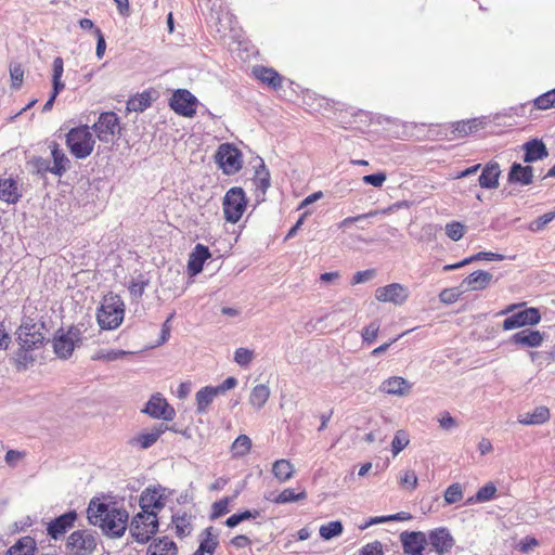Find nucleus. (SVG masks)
Masks as SVG:
<instances>
[{
  "label": "nucleus",
  "mask_w": 555,
  "mask_h": 555,
  "mask_svg": "<svg viewBox=\"0 0 555 555\" xmlns=\"http://www.w3.org/2000/svg\"><path fill=\"white\" fill-rule=\"evenodd\" d=\"M427 541L439 555L449 553L454 545L453 537L444 527L436 528L429 531Z\"/></svg>",
  "instance_id": "17"
},
{
  "label": "nucleus",
  "mask_w": 555,
  "mask_h": 555,
  "mask_svg": "<svg viewBox=\"0 0 555 555\" xmlns=\"http://www.w3.org/2000/svg\"><path fill=\"white\" fill-rule=\"evenodd\" d=\"M444 501L447 504H454L463 499V487L460 483L450 485L444 491Z\"/></svg>",
  "instance_id": "46"
},
{
  "label": "nucleus",
  "mask_w": 555,
  "mask_h": 555,
  "mask_svg": "<svg viewBox=\"0 0 555 555\" xmlns=\"http://www.w3.org/2000/svg\"><path fill=\"white\" fill-rule=\"evenodd\" d=\"M50 149L53 157V167L50 169V171L54 175L62 176V173L66 170L69 160L64 152L59 149L56 143L53 142L50 145Z\"/></svg>",
  "instance_id": "35"
},
{
  "label": "nucleus",
  "mask_w": 555,
  "mask_h": 555,
  "mask_svg": "<svg viewBox=\"0 0 555 555\" xmlns=\"http://www.w3.org/2000/svg\"><path fill=\"white\" fill-rule=\"evenodd\" d=\"M142 412L164 421H172L176 416L175 409L159 393L152 396Z\"/></svg>",
  "instance_id": "12"
},
{
  "label": "nucleus",
  "mask_w": 555,
  "mask_h": 555,
  "mask_svg": "<svg viewBox=\"0 0 555 555\" xmlns=\"http://www.w3.org/2000/svg\"><path fill=\"white\" fill-rule=\"evenodd\" d=\"M496 493V487L493 482H488L481 487L475 494V500L480 503L489 502L494 499Z\"/></svg>",
  "instance_id": "51"
},
{
  "label": "nucleus",
  "mask_w": 555,
  "mask_h": 555,
  "mask_svg": "<svg viewBox=\"0 0 555 555\" xmlns=\"http://www.w3.org/2000/svg\"><path fill=\"white\" fill-rule=\"evenodd\" d=\"M254 184L256 188V196L263 199L268 189L270 188V173L263 162H261L259 168L256 169Z\"/></svg>",
  "instance_id": "30"
},
{
  "label": "nucleus",
  "mask_w": 555,
  "mask_h": 555,
  "mask_svg": "<svg viewBox=\"0 0 555 555\" xmlns=\"http://www.w3.org/2000/svg\"><path fill=\"white\" fill-rule=\"evenodd\" d=\"M294 465L288 460H278L273 463L272 474L280 482L289 480L294 475Z\"/></svg>",
  "instance_id": "34"
},
{
  "label": "nucleus",
  "mask_w": 555,
  "mask_h": 555,
  "mask_svg": "<svg viewBox=\"0 0 555 555\" xmlns=\"http://www.w3.org/2000/svg\"><path fill=\"white\" fill-rule=\"evenodd\" d=\"M493 280V275L483 270H477L466 276L461 287H465L466 291H482L487 288Z\"/></svg>",
  "instance_id": "24"
},
{
  "label": "nucleus",
  "mask_w": 555,
  "mask_h": 555,
  "mask_svg": "<svg viewBox=\"0 0 555 555\" xmlns=\"http://www.w3.org/2000/svg\"><path fill=\"white\" fill-rule=\"evenodd\" d=\"M87 513L90 524L100 527L107 537L119 538L127 530L129 514L126 509L91 500Z\"/></svg>",
  "instance_id": "1"
},
{
  "label": "nucleus",
  "mask_w": 555,
  "mask_h": 555,
  "mask_svg": "<svg viewBox=\"0 0 555 555\" xmlns=\"http://www.w3.org/2000/svg\"><path fill=\"white\" fill-rule=\"evenodd\" d=\"M389 209H383V210H371L366 214H362V215H358V216H354V217H348V218H345L340 223H339V228H347L348 225H350L351 223H354V222H358V221H361V220H364V219H367V218H371V217H375L379 214H386Z\"/></svg>",
  "instance_id": "52"
},
{
  "label": "nucleus",
  "mask_w": 555,
  "mask_h": 555,
  "mask_svg": "<svg viewBox=\"0 0 555 555\" xmlns=\"http://www.w3.org/2000/svg\"><path fill=\"white\" fill-rule=\"evenodd\" d=\"M544 334L535 330H522L511 337V341L517 346L535 348L542 345Z\"/></svg>",
  "instance_id": "25"
},
{
  "label": "nucleus",
  "mask_w": 555,
  "mask_h": 555,
  "mask_svg": "<svg viewBox=\"0 0 555 555\" xmlns=\"http://www.w3.org/2000/svg\"><path fill=\"white\" fill-rule=\"evenodd\" d=\"M534 105L538 109H548L555 107V88L550 90L534 100Z\"/></svg>",
  "instance_id": "47"
},
{
  "label": "nucleus",
  "mask_w": 555,
  "mask_h": 555,
  "mask_svg": "<svg viewBox=\"0 0 555 555\" xmlns=\"http://www.w3.org/2000/svg\"><path fill=\"white\" fill-rule=\"evenodd\" d=\"M376 275L374 269H367L364 271H358L352 278V284H361L372 280Z\"/></svg>",
  "instance_id": "63"
},
{
  "label": "nucleus",
  "mask_w": 555,
  "mask_h": 555,
  "mask_svg": "<svg viewBox=\"0 0 555 555\" xmlns=\"http://www.w3.org/2000/svg\"><path fill=\"white\" fill-rule=\"evenodd\" d=\"M152 98L149 91H143L132 98H130L127 102V111L141 113L144 112L147 107L151 106Z\"/></svg>",
  "instance_id": "37"
},
{
  "label": "nucleus",
  "mask_w": 555,
  "mask_h": 555,
  "mask_svg": "<svg viewBox=\"0 0 555 555\" xmlns=\"http://www.w3.org/2000/svg\"><path fill=\"white\" fill-rule=\"evenodd\" d=\"M254 359V351L247 348H237L234 352V362L241 367H247Z\"/></svg>",
  "instance_id": "49"
},
{
  "label": "nucleus",
  "mask_w": 555,
  "mask_h": 555,
  "mask_svg": "<svg viewBox=\"0 0 555 555\" xmlns=\"http://www.w3.org/2000/svg\"><path fill=\"white\" fill-rule=\"evenodd\" d=\"M147 555H177V547L173 541L165 537L150 544Z\"/></svg>",
  "instance_id": "33"
},
{
  "label": "nucleus",
  "mask_w": 555,
  "mask_h": 555,
  "mask_svg": "<svg viewBox=\"0 0 555 555\" xmlns=\"http://www.w3.org/2000/svg\"><path fill=\"white\" fill-rule=\"evenodd\" d=\"M91 130L95 132L100 141L108 143L120 131L119 118L114 112H104L93 124Z\"/></svg>",
  "instance_id": "10"
},
{
  "label": "nucleus",
  "mask_w": 555,
  "mask_h": 555,
  "mask_svg": "<svg viewBox=\"0 0 555 555\" xmlns=\"http://www.w3.org/2000/svg\"><path fill=\"white\" fill-rule=\"evenodd\" d=\"M501 176V167L499 163L491 160L482 168L478 182L482 189H496L499 186V178Z\"/></svg>",
  "instance_id": "23"
},
{
  "label": "nucleus",
  "mask_w": 555,
  "mask_h": 555,
  "mask_svg": "<svg viewBox=\"0 0 555 555\" xmlns=\"http://www.w3.org/2000/svg\"><path fill=\"white\" fill-rule=\"evenodd\" d=\"M66 144L76 158H87L92 153L95 144L91 128L79 126L70 129L66 134Z\"/></svg>",
  "instance_id": "3"
},
{
  "label": "nucleus",
  "mask_w": 555,
  "mask_h": 555,
  "mask_svg": "<svg viewBox=\"0 0 555 555\" xmlns=\"http://www.w3.org/2000/svg\"><path fill=\"white\" fill-rule=\"evenodd\" d=\"M399 483L403 488L414 490L417 487V477L413 470L408 469L400 476Z\"/></svg>",
  "instance_id": "56"
},
{
  "label": "nucleus",
  "mask_w": 555,
  "mask_h": 555,
  "mask_svg": "<svg viewBox=\"0 0 555 555\" xmlns=\"http://www.w3.org/2000/svg\"><path fill=\"white\" fill-rule=\"evenodd\" d=\"M23 196L22 185L12 177L0 178V201L15 205Z\"/></svg>",
  "instance_id": "19"
},
{
  "label": "nucleus",
  "mask_w": 555,
  "mask_h": 555,
  "mask_svg": "<svg viewBox=\"0 0 555 555\" xmlns=\"http://www.w3.org/2000/svg\"><path fill=\"white\" fill-rule=\"evenodd\" d=\"M408 297V288L399 283H391L375 291V298L380 302H391L400 306L406 301Z\"/></svg>",
  "instance_id": "13"
},
{
  "label": "nucleus",
  "mask_w": 555,
  "mask_h": 555,
  "mask_svg": "<svg viewBox=\"0 0 555 555\" xmlns=\"http://www.w3.org/2000/svg\"><path fill=\"white\" fill-rule=\"evenodd\" d=\"M246 206L247 199L244 190L238 186L231 188L227 191L222 202L225 220L236 223L242 218Z\"/></svg>",
  "instance_id": "5"
},
{
  "label": "nucleus",
  "mask_w": 555,
  "mask_h": 555,
  "mask_svg": "<svg viewBox=\"0 0 555 555\" xmlns=\"http://www.w3.org/2000/svg\"><path fill=\"white\" fill-rule=\"evenodd\" d=\"M524 162L533 163L545 158L548 153L545 144L538 139L530 140L524 144Z\"/></svg>",
  "instance_id": "28"
},
{
  "label": "nucleus",
  "mask_w": 555,
  "mask_h": 555,
  "mask_svg": "<svg viewBox=\"0 0 555 555\" xmlns=\"http://www.w3.org/2000/svg\"><path fill=\"white\" fill-rule=\"evenodd\" d=\"M270 397V388L264 384L256 385L250 392L249 403L256 409L260 410Z\"/></svg>",
  "instance_id": "36"
},
{
  "label": "nucleus",
  "mask_w": 555,
  "mask_h": 555,
  "mask_svg": "<svg viewBox=\"0 0 555 555\" xmlns=\"http://www.w3.org/2000/svg\"><path fill=\"white\" fill-rule=\"evenodd\" d=\"M307 498V492L301 490L298 493L291 488L284 489L280 494H278L274 499H271L275 504H286L292 502H297L305 500Z\"/></svg>",
  "instance_id": "39"
},
{
  "label": "nucleus",
  "mask_w": 555,
  "mask_h": 555,
  "mask_svg": "<svg viewBox=\"0 0 555 555\" xmlns=\"http://www.w3.org/2000/svg\"><path fill=\"white\" fill-rule=\"evenodd\" d=\"M231 502V499L230 498H223L217 502H215L211 506V518L212 519H216V518H219L221 516H223L224 514L229 513V504Z\"/></svg>",
  "instance_id": "54"
},
{
  "label": "nucleus",
  "mask_w": 555,
  "mask_h": 555,
  "mask_svg": "<svg viewBox=\"0 0 555 555\" xmlns=\"http://www.w3.org/2000/svg\"><path fill=\"white\" fill-rule=\"evenodd\" d=\"M253 74L257 79L267 83L274 90L282 88V76L273 68L264 67V66H255L253 68Z\"/></svg>",
  "instance_id": "27"
},
{
  "label": "nucleus",
  "mask_w": 555,
  "mask_h": 555,
  "mask_svg": "<svg viewBox=\"0 0 555 555\" xmlns=\"http://www.w3.org/2000/svg\"><path fill=\"white\" fill-rule=\"evenodd\" d=\"M63 72H64L63 59L57 56L53 61V74H52L53 89H55L56 92H61L65 87V85L61 80Z\"/></svg>",
  "instance_id": "43"
},
{
  "label": "nucleus",
  "mask_w": 555,
  "mask_h": 555,
  "mask_svg": "<svg viewBox=\"0 0 555 555\" xmlns=\"http://www.w3.org/2000/svg\"><path fill=\"white\" fill-rule=\"evenodd\" d=\"M533 179V169L531 166H522L514 163L507 175V181L513 184L529 185Z\"/></svg>",
  "instance_id": "26"
},
{
  "label": "nucleus",
  "mask_w": 555,
  "mask_h": 555,
  "mask_svg": "<svg viewBox=\"0 0 555 555\" xmlns=\"http://www.w3.org/2000/svg\"><path fill=\"white\" fill-rule=\"evenodd\" d=\"M403 553L405 555H423L427 537L422 531H404L400 534Z\"/></svg>",
  "instance_id": "15"
},
{
  "label": "nucleus",
  "mask_w": 555,
  "mask_h": 555,
  "mask_svg": "<svg viewBox=\"0 0 555 555\" xmlns=\"http://www.w3.org/2000/svg\"><path fill=\"white\" fill-rule=\"evenodd\" d=\"M446 234L454 242L460 241L465 234V225L457 221L446 224Z\"/></svg>",
  "instance_id": "48"
},
{
  "label": "nucleus",
  "mask_w": 555,
  "mask_h": 555,
  "mask_svg": "<svg viewBox=\"0 0 555 555\" xmlns=\"http://www.w3.org/2000/svg\"><path fill=\"white\" fill-rule=\"evenodd\" d=\"M550 411L545 406H537L533 412H528L519 416L518 422L522 425H540L547 422Z\"/></svg>",
  "instance_id": "31"
},
{
  "label": "nucleus",
  "mask_w": 555,
  "mask_h": 555,
  "mask_svg": "<svg viewBox=\"0 0 555 555\" xmlns=\"http://www.w3.org/2000/svg\"><path fill=\"white\" fill-rule=\"evenodd\" d=\"M168 429L165 424H158L154 426L150 431L141 433L129 440V443L133 447L138 446L141 449H149L152 447L159 437Z\"/></svg>",
  "instance_id": "21"
},
{
  "label": "nucleus",
  "mask_w": 555,
  "mask_h": 555,
  "mask_svg": "<svg viewBox=\"0 0 555 555\" xmlns=\"http://www.w3.org/2000/svg\"><path fill=\"white\" fill-rule=\"evenodd\" d=\"M472 259V262L478 260H488V261H501L504 259V256L501 254L492 253V251H479L476 255L467 257Z\"/></svg>",
  "instance_id": "60"
},
{
  "label": "nucleus",
  "mask_w": 555,
  "mask_h": 555,
  "mask_svg": "<svg viewBox=\"0 0 555 555\" xmlns=\"http://www.w3.org/2000/svg\"><path fill=\"white\" fill-rule=\"evenodd\" d=\"M409 436L403 430H398L393 437L391 442V451L393 456L398 455L408 444H409Z\"/></svg>",
  "instance_id": "50"
},
{
  "label": "nucleus",
  "mask_w": 555,
  "mask_h": 555,
  "mask_svg": "<svg viewBox=\"0 0 555 555\" xmlns=\"http://www.w3.org/2000/svg\"><path fill=\"white\" fill-rule=\"evenodd\" d=\"M387 176L385 172H376L372 175H366L362 178L365 184H370L376 188H380L386 181Z\"/></svg>",
  "instance_id": "62"
},
{
  "label": "nucleus",
  "mask_w": 555,
  "mask_h": 555,
  "mask_svg": "<svg viewBox=\"0 0 555 555\" xmlns=\"http://www.w3.org/2000/svg\"><path fill=\"white\" fill-rule=\"evenodd\" d=\"M360 555H384L383 544L379 541L367 543L360 550Z\"/></svg>",
  "instance_id": "61"
},
{
  "label": "nucleus",
  "mask_w": 555,
  "mask_h": 555,
  "mask_svg": "<svg viewBox=\"0 0 555 555\" xmlns=\"http://www.w3.org/2000/svg\"><path fill=\"white\" fill-rule=\"evenodd\" d=\"M125 304L117 294L105 295L96 311V321L102 330H115L124 321Z\"/></svg>",
  "instance_id": "2"
},
{
  "label": "nucleus",
  "mask_w": 555,
  "mask_h": 555,
  "mask_svg": "<svg viewBox=\"0 0 555 555\" xmlns=\"http://www.w3.org/2000/svg\"><path fill=\"white\" fill-rule=\"evenodd\" d=\"M554 218H555V211L546 212L543 216L533 220L529 225V230L532 232L541 231L545 228L546 224H548L551 221H553Z\"/></svg>",
  "instance_id": "53"
},
{
  "label": "nucleus",
  "mask_w": 555,
  "mask_h": 555,
  "mask_svg": "<svg viewBox=\"0 0 555 555\" xmlns=\"http://www.w3.org/2000/svg\"><path fill=\"white\" fill-rule=\"evenodd\" d=\"M251 448V440L246 435H240L234 442L232 443V452L234 456H244L246 455Z\"/></svg>",
  "instance_id": "42"
},
{
  "label": "nucleus",
  "mask_w": 555,
  "mask_h": 555,
  "mask_svg": "<svg viewBox=\"0 0 555 555\" xmlns=\"http://www.w3.org/2000/svg\"><path fill=\"white\" fill-rule=\"evenodd\" d=\"M541 321V314L537 308H526L521 311L511 314L507 317L502 324L504 331H511L514 328L535 325Z\"/></svg>",
  "instance_id": "11"
},
{
  "label": "nucleus",
  "mask_w": 555,
  "mask_h": 555,
  "mask_svg": "<svg viewBox=\"0 0 555 555\" xmlns=\"http://www.w3.org/2000/svg\"><path fill=\"white\" fill-rule=\"evenodd\" d=\"M36 548L35 539L26 535L12 545L5 555H35Z\"/></svg>",
  "instance_id": "32"
},
{
  "label": "nucleus",
  "mask_w": 555,
  "mask_h": 555,
  "mask_svg": "<svg viewBox=\"0 0 555 555\" xmlns=\"http://www.w3.org/2000/svg\"><path fill=\"white\" fill-rule=\"evenodd\" d=\"M481 124L482 121L477 118L460 120L452 124L453 132H456L459 137H465L477 131L481 127Z\"/></svg>",
  "instance_id": "38"
},
{
  "label": "nucleus",
  "mask_w": 555,
  "mask_h": 555,
  "mask_svg": "<svg viewBox=\"0 0 555 555\" xmlns=\"http://www.w3.org/2000/svg\"><path fill=\"white\" fill-rule=\"evenodd\" d=\"M158 530L156 512L138 513L130 524V532L139 543H146Z\"/></svg>",
  "instance_id": "4"
},
{
  "label": "nucleus",
  "mask_w": 555,
  "mask_h": 555,
  "mask_svg": "<svg viewBox=\"0 0 555 555\" xmlns=\"http://www.w3.org/2000/svg\"><path fill=\"white\" fill-rule=\"evenodd\" d=\"M172 524L175 526L177 535L180 538L189 535L192 531L191 517L186 514L175 515L172 517Z\"/></svg>",
  "instance_id": "40"
},
{
  "label": "nucleus",
  "mask_w": 555,
  "mask_h": 555,
  "mask_svg": "<svg viewBox=\"0 0 555 555\" xmlns=\"http://www.w3.org/2000/svg\"><path fill=\"white\" fill-rule=\"evenodd\" d=\"M165 489L163 488H146L140 495V513L155 512L165 506Z\"/></svg>",
  "instance_id": "18"
},
{
  "label": "nucleus",
  "mask_w": 555,
  "mask_h": 555,
  "mask_svg": "<svg viewBox=\"0 0 555 555\" xmlns=\"http://www.w3.org/2000/svg\"><path fill=\"white\" fill-rule=\"evenodd\" d=\"M209 530H210V528H208L206 530L208 533V537L201 542L199 547L197 548L199 551V555H205V554L211 555L217 547L218 542L216 539L210 537Z\"/></svg>",
  "instance_id": "57"
},
{
  "label": "nucleus",
  "mask_w": 555,
  "mask_h": 555,
  "mask_svg": "<svg viewBox=\"0 0 555 555\" xmlns=\"http://www.w3.org/2000/svg\"><path fill=\"white\" fill-rule=\"evenodd\" d=\"M216 162L225 175H234L242 168V153L230 143H223L218 147Z\"/></svg>",
  "instance_id": "8"
},
{
  "label": "nucleus",
  "mask_w": 555,
  "mask_h": 555,
  "mask_svg": "<svg viewBox=\"0 0 555 555\" xmlns=\"http://www.w3.org/2000/svg\"><path fill=\"white\" fill-rule=\"evenodd\" d=\"M10 76H11L12 87L15 89L20 88L23 82V78H24V70L20 64H11Z\"/></svg>",
  "instance_id": "58"
},
{
  "label": "nucleus",
  "mask_w": 555,
  "mask_h": 555,
  "mask_svg": "<svg viewBox=\"0 0 555 555\" xmlns=\"http://www.w3.org/2000/svg\"><path fill=\"white\" fill-rule=\"evenodd\" d=\"M379 389L388 395L403 397L410 393L412 384L403 377L392 376L384 380Z\"/></svg>",
  "instance_id": "22"
},
{
  "label": "nucleus",
  "mask_w": 555,
  "mask_h": 555,
  "mask_svg": "<svg viewBox=\"0 0 555 555\" xmlns=\"http://www.w3.org/2000/svg\"><path fill=\"white\" fill-rule=\"evenodd\" d=\"M76 520V511L64 513L48 524L47 532L53 540H59L67 530L74 527Z\"/></svg>",
  "instance_id": "16"
},
{
  "label": "nucleus",
  "mask_w": 555,
  "mask_h": 555,
  "mask_svg": "<svg viewBox=\"0 0 555 555\" xmlns=\"http://www.w3.org/2000/svg\"><path fill=\"white\" fill-rule=\"evenodd\" d=\"M43 323L34 322L30 318H25L17 330L18 345L23 348H39L43 345Z\"/></svg>",
  "instance_id": "6"
},
{
  "label": "nucleus",
  "mask_w": 555,
  "mask_h": 555,
  "mask_svg": "<svg viewBox=\"0 0 555 555\" xmlns=\"http://www.w3.org/2000/svg\"><path fill=\"white\" fill-rule=\"evenodd\" d=\"M196 98L188 90H177L171 100L170 107L179 115L191 117L195 114Z\"/></svg>",
  "instance_id": "14"
},
{
  "label": "nucleus",
  "mask_w": 555,
  "mask_h": 555,
  "mask_svg": "<svg viewBox=\"0 0 555 555\" xmlns=\"http://www.w3.org/2000/svg\"><path fill=\"white\" fill-rule=\"evenodd\" d=\"M81 341V331L70 326L67 331L59 330L53 339V350L60 359H67Z\"/></svg>",
  "instance_id": "7"
},
{
  "label": "nucleus",
  "mask_w": 555,
  "mask_h": 555,
  "mask_svg": "<svg viewBox=\"0 0 555 555\" xmlns=\"http://www.w3.org/2000/svg\"><path fill=\"white\" fill-rule=\"evenodd\" d=\"M462 292L457 288H446L439 294V299L443 304H454L460 298Z\"/></svg>",
  "instance_id": "59"
},
{
  "label": "nucleus",
  "mask_w": 555,
  "mask_h": 555,
  "mask_svg": "<svg viewBox=\"0 0 555 555\" xmlns=\"http://www.w3.org/2000/svg\"><path fill=\"white\" fill-rule=\"evenodd\" d=\"M131 352L125 351V350H118V349H112V350H99L93 357V360H104V361H115L118 359H121Z\"/></svg>",
  "instance_id": "45"
},
{
  "label": "nucleus",
  "mask_w": 555,
  "mask_h": 555,
  "mask_svg": "<svg viewBox=\"0 0 555 555\" xmlns=\"http://www.w3.org/2000/svg\"><path fill=\"white\" fill-rule=\"evenodd\" d=\"M147 285V281L144 280H137L132 281L129 285V292L134 298H140Z\"/></svg>",
  "instance_id": "64"
},
{
  "label": "nucleus",
  "mask_w": 555,
  "mask_h": 555,
  "mask_svg": "<svg viewBox=\"0 0 555 555\" xmlns=\"http://www.w3.org/2000/svg\"><path fill=\"white\" fill-rule=\"evenodd\" d=\"M378 331H379V322L378 321L371 322L362 331L363 341L366 344H372L376 339V337L378 335Z\"/></svg>",
  "instance_id": "55"
},
{
  "label": "nucleus",
  "mask_w": 555,
  "mask_h": 555,
  "mask_svg": "<svg viewBox=\"0 0 555 555\" xmlns=\"http://www.w3.org/2000/svg\"><path fill=\"white\" fill-rule=\"evenodd\" d=\"M211 257L209 248L203 244L195 245L189 256L188 272L191 276H195L203 271L204 263Z\"/></svg>",
  "instance_id": "20"
},
{
  "label": "nucleus",
  "mask_w": 555,
  "mask_h": 555,
  "mask_svg": "<svg viewBox=\"0 0 555 555\" xmlns=\"http://www.w3.org/2000/svg\"><path fill=\"white\" fill-rule=\"evenodd\" d=\"M35 348H20L14 353V362L18 370H26L27 366L34 362V357L30 351Z\"/></svg>",
  "instance_id": "41"
},
{
  "label": "nucleus",
  "mask_w": 555,
  "mask_h": 555,
  "mask_svg": "<svg viewBox=\"0 0 555 555\" xmlns=\"http://www.w3.org/2000/svg\"><path fill=\"white\" fill-rule=\"evenodd\" d=\"M96 547V539L87 530H76L67 538L66 550L69 555H91Z\"/></svg>",
  "instance_id": "9"
},
{
  "label": "nucleus",
  "mask_w": 555,
  "mask_h": 555,
  "mask_svg": "<svg viewBox=\"0 0 555 555\" xmlns=\"http://www.w3.org/2000/svg\"><path fill=\"white\" fill-rule=\"evenodd\" d=\"M320 535L324 540H331L335 537H338L343 532V525L340 521H330L320 527Z\"/></svg>",
  "instance_id": "44"
},
{
  "label": "nucleus",
  "mask_w": 555,
  "mask_h": 555,
  "mask_svg": "<svg viewBox=\"0 0 555 555\" xmlns=\"http://www.w3.org/2000/svg\"><path fill=\"white\" fill-rule=\"evenodd\" d=\"M217 396H219V393L212 386H206L201 388L195 395L196 412L198 414L206 413L208 406Z\"/></svg>",
  "instance_id": "29"
}]
</instances>
